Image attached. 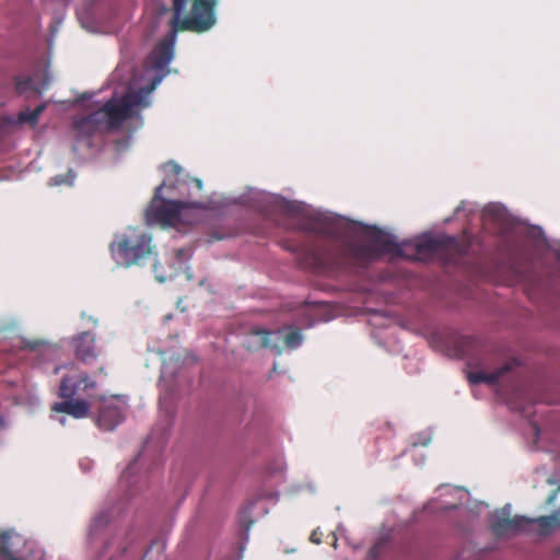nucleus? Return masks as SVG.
Masks as SVG:
<instances>
[{
    "instance_id": "obj_1",
    "label": "nucleus",
    "mask_w": 560,
    "mask_h": 560,
    "mask_svg": "<svg viewBox=\"0 0 560 560\" xmlns=\"http://www.w3.org/2000/svg\"><path fill=\"white\" fill-rule=\"evenodd\" d=\"M366 235L369 245L343 241L338 248H314L310 252L313 267L338 270V272H354L384 254L416 259L438 256L447 262H455L468 252L466 243L448 235H429L412 243L404 242L402 244L397 243L393 235L375 226L369 228Z\"/></svg>"
},
{
    "instance_id": "obj_2",
    "label": "nucleus",
    "mask_w": 560,
    "mask_h": 560,
    "mask_svg": "<svg viewBox=\"0 0 560 560\" xmlns=\"http://www.w3.org/2000/svg\"><path fill=\"white\" fill-rule=\"evenodd\" d=\"M142 101L140 94L127 93L112 97L101 108L74 121L78 132L91 136L97 131L117 130L132 116L133 108Z\"/></svg>"
},
{
    "instance_id": "obj_3",
    "label": "nucleus",
    "mask_w": 560,
    "mask_h": 560,
    "mask_svg": "<svg viewBox=\"0 0 560 560\" xmlns=\"http://www.w3.org/2000/svg\"><path fill=\"white\" fill-rule=\"evenodd\" d=\"M152 237L140 228H129L117 241L110 244L112 252L125 265L138 264L152 253Z\"/></svg>"
},
{
    "instance_id": "obj_4",
    "label": "nucleus",
    "mask_w": 560,
    "mask_h": 560,
    "mask_svg": "<svg viewBox=\"0 0 560 560\" xmlns=\"http://www.w3.org/2000/svg\"><path fill=\"white\" fill-rule=\"evenodd\" d=\"M218 0H194L190 14L171 20L174 32L191 31L202 33L215 24V7Z\"/></svg>"
},
{
    "instance_id": "obj_5",
    "label": "nucleus",
    "mask_w": 560,
    "mask_h": 560,
    "mask_svg": "<svg viewBox=\"0 0 560 560\" xmlns=\"http://www.w3.org/2000/svg\"><path fill=\"white\" fill-rule=\"evenodd\" d=\"M299 229L310 233L314 234L320 237H324L328 242H319L316 243L304 252V259L305 264L314 271L316 272H331V269H315L312 265V259L310 256V252L314 248L322 247V248H338L341 246L342 242H340L337 224L328 219L324 218H310L307 220H304L300 223Z\"/></svg>"
},
{
    "instance_id": "obj_6",
    "label": "nucleus",
    "mask_w": 560,
    "mask_h": 560,
    "mask_svg": "<svg viewBox=\"0 0 560 560\" xmlns=\"http://www.w3.org/2000/svg\"><path fill=\"white\" fill-rule=\"evenodd\" d=\"M250 338L253 340H249L246 345L248 350L261 348L278 350L280 341H283L284 346L289 349H295L302 343V334L299 329H292L283 334L281 330L271 331L253 328L250 330Z\"/></svg>"
},
{
    "instance_id": "obj_7",
    "label": "nucleus",
    "mask_w": 560,
    "mask_h": 560,
    "mask_svg": "<svg viewBox=\"0 0 560 560\" xmlns=\"http://www.w3.org/2000/svg\"><path fill=\"white\" fill-rule=\"evenodd\" d=\"M164 186H166V180L155 188L151 212L159 222L167 225H176L182 221V211L194 206V203L160 198Z\"/></svg>"
},
{
    "instance_id": "obj_8",
    "label": "nucleus",
    "mask_w": 560,
    "mask_h": 560,
    "mask_svg": "<svg viewBox=\"0 0 560 560\" xmlns=\"http://www.w3.org/2000/svg\"><path fill=\"white\" fill-rule=\"evenodd\" d=\"M530 520L525 516H511L510 506L497 511L490 522V528L494 536L501 537L508 534H516L528 529Z\"/></svg>"
},
{
    "instance_id": "obj_9",
    "label": "nucleus",
    "mask_w": 560,
    "mask_h": 560,
    "mask_svg": "<svg viewBox=\"0 0 560 560\" xmlns=\"http://www.w3.org/2000/svg\"><path fill=\"white\" fill-rule=\"evenodd\" d=\"M96 388V382L85 372H77L65 375L60 382L59 396L61 398H74L90 395Z\"/></svg>"
},
{
    "instance_id": "obj_10",
    "label": "nucleus",
    "mask_w": 560,
    "mask_h": 560,
    "mask_svg": "<svg viewBox=\"0 0 560 560\" xmlns=\"http://www.w3.org/2000/svg\"><path fill=\"white\" fill-rule=\"evenodd\" d=\"M172 30V33L168 34L165 38L158 43L152 52L149 56V62L151 67L155 70L165 69L174 57V44H175V34Z\"/></svg>"
},
{
    "instance_id": "obj_11",
    "label": "nucleus",
    "mask_w": 560,
    "mask_h": 560,
    "mask_svg": "<svg viewBox=\"0 0 560 560\" xmlns=\"http://www.w3.org/2000/svg\"><path fill=\"white\" fill-rule=\"evenodd\" d=\"M120 406L113 399H102L97 415V425L106 431L114 430L122 421Z\"/></svg>"
},
{
    "instance_id": "obj_12",
    "label": "nucleus",
    "mask_w": 560,
    "mask_h": 560,
    "mask_svg": "<svg viewBox=\"0 0 560 560\" xmlns=\"http://www.w3.org/2000/svg\"><path fill=\"white\" fill-rule=\"evenodd\" d=\"M517 365V360L511 359L493 372H469L467 378L470 384L486 383L488 385H495L506 373L511 372Z\"/></svg>"
},
{
    "instance_id": "obj_13",
    "label": "nucleus",
    "mask_w": 560,
    "mask_h": 560,
    "mask_svg": "<svg viewBox=\"0 0 560 560\" xmlns=\"http://www.w3.org/2000/svg\"><path fill=\"white\" fill-rule=\"evenodd\" d=\"M74 353L83 363H92L97 358L95 336L84 331L73 338Z\"/></svg>"
},
{
    "instance_id": "obj_14",
    "label": "nucleus",
    "mask_w": 560,
    "mask_h": 560,
    "mask_svg": "<svg viewBox=\"0 0 560 560\" xmlns=\"http://www.w3.org/2000/svg\"><path fill=\"white\" fill-rule=\"evenodd\" d=\"M63 401L56 402L51 407L52 411L70 415L77 419L88 416L89 404L83 399L63 398Z\"/></svg>"
},
{
    "instance_id": "obj_15",
    "label": "nucleus",
    "mask_w": 560,
    "mask_h": 560,
    "mask_svg": "<svg viewBox=\"0 0 560 560\" xmlns=\"http://www.w3.org/2000/svg\"><path fill=\"white\" fill-rule=\"evenodd\" d=\"M530 524L528 525L527 530H533L534 526H537V533L540 536L549 535L553 529L560 527L558 516L551 515L548 516H539L537 518H529Z\"/></svg>"
},
{
    "instance_id": "obj_16",
    "label": "nucleus",
    "mask_w": 560,
    "mask_h": 560,
    "mask_svg": "<svg viewBox=\"0 0 560 560\" xmlns=\"http://www.w3.org/2000/svg\"><path fill=\"white\" fill-rule=\"evenodd\" d=\"M46 104H40L36 106L33 110H24L19 114V120L21 122H27L31 125H36L38 121L39 116L45 110Z\"/></svg>"
},
{
    "instance_id": "obj_17",
    "label": "nucleus",
    "mask_w": 560,
    "mask_h": 560,
    "mask_svg": "<svg viewBox=\"0 0 560 560\" xmlns=\"http://www.w3.org/2000/svg\"><path fill=\"white\" fill-rule=\"evenodd\" d=\"M10 538H11L10 532H2L0 534V541H1L0 556L2 558H4L5 560H23L16 556H14L13 552L11 551V549L8 545Z\"/></svg>"
},
{
    "instance_id": "obj_18",
    "label": "nucleus",
    "mask_w": 560,
    "mask_h": 560,
    "mask_svg": "<svg viewBox=\"0 0 560 560\" xmlns=\"http://www.w3.org/2000/svg\"><path fill=\"white\" fill-rule=\"evenodd\" d=\"M44 346H45V342L42 340L22 339L20 341V345L18 346V348L20 350H28V351H33V352H39Z\"/></svg>"
},
{
    "instance_id": "obj_19",
    "label": "nucleus",
    "mask_w": 560,
    "mask_h": 560,
    "mask_svg": "<svg viewBox=\"0 0 560 560\" xmlns=\"http://www.w3.org/2000/svg\"><path fill=\"white\" fill-rule=\"evenodd\" d=\"M172 1V11H173V18L172 20H177V18H180L187 8V4L190 0H171Z\"/></svg>"
},
{
    "instance_id": "obj_20",
    "label": "nucleus",
    "mask_w": 560,
    "mask_h": 560,
    "mask_svg": "<svg viewBox=\"0 0 560 560\" xmlns=\"http://www.w3.org/2000/svg\"><path fill=\"white\" fill-rule=\"evenodd\" d=\"M15 89L19 94H23L26 90L33 89L32 79L31 78H26L23 80L19 79L16 81Z\"/></svg>"
},
{
    "instance_id": "obj_21",
    "label": "nucleus",
    "mask_w": 560,
    "mask_h": 560,
    "mask_svg": "<svg viewBox=\"0 0 560 560\" xmlns=\"http://www.w3.org/2000/svg\"><path fill=\"white\" fill-rule=\"evenodd\" d=\"M163 167L166 172L171 173L174 176H178L183 171L180 165L174 161H168L167 163L164 164Z\"/></svg>"
},
{
    "instance_id": "obj_22",
    "label": "nucleus",
    "mask_w": 560,
    "mask_h": 560,
    "mask_svg": "<svg viewBox=\"0 0 560 560\" xmlns=\"http://www.w3.org/2000/svg\"><path fill=\"white\" fill-rule=\"evenodd\" d=\"M175 255H176L177 259L182 260V259L186 258L187 256H189V250L186 248H179V249H176Z\"/></svg>"
},
{
    "instance_id": "obj_23",
    "label": "nucleus",
    "mask_w": 560,
    "mask_h": 560,
    "mask_svg": "<svg viewBox=\"0 0 560 560\" xmlns=\"http://www.w3.org/2000/svg\"><path fill=\"white\" fill-rule=\"evenodd\" d=\"M560 491V486L553 490L547 498L546 502L547 504H552L557 498V493Z\"/></svg>"
},
{
    "instance_id": "obj_24",
    "label": "nucleus",
    "mask_w": 560,
    "mask_h": 560,
    "mask_svg": "<svg viewBox=\"0 0 560 560\" xmlns=\"http://www.w3.org/2000/svg\"><path fill=\"white\" fill-rule=\"evenodd\" d=\"M311 541L314 542V544H320V537L317 535V532L314 530L312 534H311V537H310Z\"/></svg>"
},
{
    "instance_id": "obj_25",
    "label": "nucleus",
    "mask_w": 560,
    "mask_h": 560,
    "mask_svg": "<svg viewBox=\"0 0 560 560\" xmlns=\"http://www.w3.org/2000/svg\"><path fill=\"white\" fill-rule=\"evenodd\" d=\"M369 553H370V557H371V558H376V557H377V553H378V545H374V546L370 549Z\"/></svg>"
},
{
    "instance_id": "obj_26",
    "label": "nucleus",
    "mask_w": 560,
    "mask_h": 560,
    "mask_svg": "<svg viewBox=\"0 0 560 560\" xmlns=\"http://www.w3.org/2000/svg\"><path fill=\"white\" fill-rule=\"evenodd\" d=\"M191 182L195 184V186L198 188V189H201L202 188V182L198 178H192Z\"/></svg>"
},
{
    "instance_id": "obj_27",
    "label": "nucleus",
    "mask_w": 560,
    "mask_h": 560,
    "mask_svg": "<svg viewBox=\"0 0 560 560\" xmlns=\"http://www.w3.org/2000/svg\"><path fill=\"white\" fill-rule=\"evenodd\" d=\"M54 180V185H60L62 184L65 180L61 178V176H57L55 178H52Z\"/></svg>"
},
{
    "instance_id": "obj_28",
    "label": "nucleus",
    "mask_w": 560,
    "mask_h": 560,
    "mask_svg": "<svg viewBox=\"0 0 560 560\" xmlns=\"http://www.w3.org/2000/svg\"><path fill=\"white\" fill-rule=\"evenodd\" d=\"M252 524H253V521H249L248 523H246V524L244 525V528H245V530H246V532L249 529V527H250V525H252Z\"/></svg>"
},
{
    "instance_id": "obj_29",
    "label": "nucleus",
    "mask_w": 560,
    "mask_h": 560,
    "mask_svg": "<svg viewBox=\"0 0 560 560\" xmlns=\"http://www.w3.org/2000/svg\"><path fill=\"white\" fill-rule=\"evenodd\" d=\"M101 521H102V516L96 517L94 521V526H96L98 523H101Z\"/></svg>"
},
{
    "instance_id": "obj_30",
    "label": "nucleus",
    "mask_w": 560,
    "mask_h": 560,
    "mask_svg": "<svg viewBox=\"0 0 560 560\" xmlns=\"http://www.w3.org/2000/svg\"><path fill=\"white\" fill-rule=\"evenodd\" d=\"M98 373H103L104 372V368L103 366H100L98 370H97Z\"/></svg>"
},
{
    "instance_id": "obj_31",
    "label": "nucleus",
    "mask_w": 560,
    "mask_h": 560,
    "mask_svg": "<svg viewBox=\"0 0 560 560\" xmlns=\"http://www.w3.org/2000/svg\"><path fill=\"white\" fill-rule=\"evenodd\" d=\"M148 553H149V550L147 551V553L144 555V557L142 558V560H147Z\"/></svg>"
},
{
    "instance_id": "obj_32",
    "label": "nucleus",
    "mask_w": 560,
    "mask_h": 560,
    "mask_svg": "<svg viewBox=\"0 0 560 560\" xmlns=\"http://www.w3.org/2000/svg\"><path fill=\"white\" fill-rule=\"evenodd\" d=\"M548 482H549L550 485H553V482H555V481H553L552 479H548Z\"/></svg>"
},
{
    "instance_id": "obj_33",
    "label": "nucleus",
    "mask_w": 560,
    "mask_h": 560,
    "mask_svg": "<svg viewBox=\"0 0 560 560\" xmlns=\"http://www.w3.org/2000/svg\"><path fill=\"white\" fill-rule=\"evenodd\" d=\"M36 552L39 555V558H40L42 557V551L37 550Z\"/></svg>"
}]
</instances>
